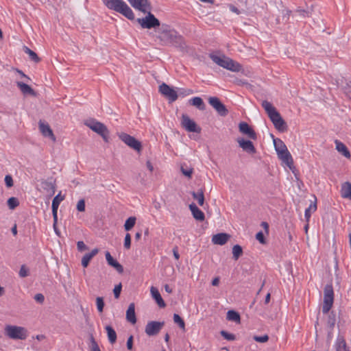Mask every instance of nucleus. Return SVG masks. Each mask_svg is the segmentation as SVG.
I'll use <instances>...</instances> for the list:
<instances>
[{"label": "nucleus", "instance_id": "nucleus-50", "mask_svg": "<svg viewBox=\"0 0 351 351\" xmlns=\"http://www.w3.org/2000/svg\"><path fill=\"white\" fill-rule=\"evenodd\" d=\"M193 171V168L184 169L182 166L181 167V171L182 174L188 177L189 178H191Z\"/></svg>", "mask_w": 351, "mask_h": 351}, {"label": "nucleus", "instance_id": "nucleus-34", "mask_svg": "<svg viewBox=\"0 0 351 351\" xmlns=\"http://www.w3.org/2000/svg\"><path fill=\"white\" fill-rule=\"evenodd\" d=\"M227 319L229 321H232L236 323H240L241 322V317L239 313L234 310H229L227 312Z\"/></svg>", "mask_w": 351, "mask_h": 351}, {"label": "nucleus", "instance_id": "nucleus-30", "mask_svg": "<svg viewBox=\"0 0 351 351\" xmlns=\"http://www.w3.org/2000/svg\"><path fill=\"white\" fill-rule=\"evenodd\" d=\"M189 104L195 106L199 110H204L206 109V105L203 99L199 97H195L192 98L189 100Z\"/></svg>", "mask_w": 351, "mask_h": 351}, {"label": "nucleus", "instance_id": "nucleus-63", "mask_svg": "<svg viewBox=\"0 0 351 351\" xmlns=\"http://www.w3.org/2000/svg\"><path fill=\"white\" fill-rule=\"evenodd\" d=\"M219 283V278L218 277L215 278L212 281V285L213 286H218Z\"/></svg>", "mask_w": 351, "mask_h": 351}, {"label": "nucleus", "instance_id": "nucleus-52", "mask_svg": "<svg viewBox=\"0 0 351 351\" xmlns=\"http://www.w3.org/2000/svg\"><path fill=\"white\" fill-rule=\"evenodd\" d=\"M77 247L80 252H83L88 250V247L82 241H80L77 243Z\"/></svg>", "mask_w": 351, "mask_h": 351}, {"label": "nucleus", "instance_id": "nucleus-6", "mask_svg": "<svg viewBox=\"0 0 351 351\" xmlns=\"http://www.w3.org/2000/svg\"><path fill=\"white\" fill-rule=\"evenodd\" d=\"M56 188V180L52 177L40 180L38 185V190L49 198L55 194Z\"/></svg>", "mask_w": 351, "mask_h": 351}, {"label": "nucleus", "instance_id": "nucleus-24", "mask_svg": "<svg viewBox=\"0 0 351 351\" xmlns=\"http://www.w3.org/2000/svg\"><path fill=\"white\" fill-rule=\"evenodd\" d=\"M150 292H151L152 296L156 300V302L158 304V305L159 306V307H160V308L165 307V306H166L165 302H164L163 299L162 298L158 290L156 287H152L150 289Z\"/></svg>", "mask_w": 351, "mask_h": 351}, {"label": "nucleus", "instance_id": "nucleus-23", "mask_svg": "<svg viewBox=\"0 0 351 351\" xmlns=\"http://www.w3.org/2000/svg\"><path fill=\"white\" fill-rule=\"evenodd\" d=\"M39 93L33 89L30 86L23 82V101L27 97L37 99Z\"/></svg>", "mask_w": 351, "mask_h": 351}, {"label": "nucleus", "instance_id": "nucleus-17", "mask_svg": "<svg viewBox=\"0 0 351 351\" xmlns=\"http://www.w3.org/2000/svg\"><path fill=\"white\" fill-rule=\"evenodd\" d=\"M39 129L41 134L45 137H49L53 142L56 141V138L48 123H45L42 121H39Z\"/></svg>", "mask_w": 351, "mask_h": 351}, {"label": "nucleus", "instance_id": "nucleus-42", "mask_svg": "<svg viewBox=\"0 0 351 351\" xmlns=\"http://www.w3.org/2000/svg\"><path fill=\"white\" fill-rule=\"evenodd\" d=\"M90 351H101L98 343L95 341L94 337L91 335L90 337Z\"/></svg>", "mask_w": 351, "mask_h": 351}, {"label": "nucleus", "instance_id": "nucleus-61", "mask_svg": "<svg viewBox=\"0 0 351 351\" xmlns=\"http://www.w3.org/2000/svg\"><path fill=\"white\" fill-rule=\"evenodd\" d=\"M297 12H299L300 14V15H302V16H308V12L306 11H305L304 10H301V9H298L297 10Z\"/></svg>", "mask_w": 351, "mask_h": 351}, {"label": "nucleus", "instance_id": "nucleus-56", "mask_svg": "<svg viewBox=\"0 0 351 351\" xmlns=\"http://www.w3.org/2000/svg\"><path fill=\"white\" fill-rule=\"evenodd\" d=\"M127 348L128 350H132L133 347V336L130 335L127 341Z\"/></svg>", "mask_w": 351, "mask_h": 351}, {"label": "nucleus", "instance_id": "nucleus-55", "mask_svg": "<svg viewBox=\"0 0 351 351\" xmlns=\"http://www.w3.org/2000/svg\"><path fill=\"white\" fill-rule=\"evenodd\" d=\"M34 299L39 303H43L45 300V297L42 293H37L34 296Z\"/></svg>", "mask_w": 351, "mask_h": 351}, {"label": "nucleus", "instance_id": "nucleus-53", "mask_svg": "<svg viewBox=\"0 0 351 351\" xmlns=\"http://www.w3.org/2000/svg\"><path fill=\"white\" fill-rule=\"evenodd\" d=\"M112 267H113L119 274H122L123 272V267L118 261H116Z\"/></svg>", "mask_w": 351, "mask_h": 351}, {"label": "nucleus", "instance_id": "nucleus-21", "mask_svg": "<svg viewBox=\"0 0 351 351\" xmlns=\"http://www.w3.org/2000/svg\"><path fill=\"white\" fill-rule=\"evenodd\" d=\"M64 198H65L64 195H62L61 192H60L53 199L51 208H52L53 218H55V220H56V215H58V206H59L60 202L64 199Z\"/></svg>", "mask_w": 351, "mask_h": 351}, {"label": "nucleus", "instance_id": "nucleus-38", "mask_svg": "<svg viewBox=\"0 0 351 351\" xmlns=\"http://www.w3.org/2000/svg\"><path fill=\"white\" fill-rule=\"evenodd\" d=\"M135 217H130L125 222L124 228L126 231L130 230L135 225L136 223Z\"/></svg>", "mask_w": 351, "mask_h": 351}, {"label": "nucleus", "instance_id": "nucleus-4", "mask_svg": "<svg viewBox=\"0 0 351 351\" xmlns=\"http://www.w3.org/2000/svg\"><path fill=\"white\" fill-rule=\"evenodd\" d=\"M209 57L215 64L227 70L232 72H239L242 70V66L239 63L224 55L217 56L210 53Z\"/></svg>", "mask_w": 351, "mask_h": 351}, {"label": "nucleus", "instance_id": "nucleus-29", "mask_svg": "<svg viewBox=\"0 0 351 351\" xmlns=\"http://www.w3.org/2000/svg\"><path fill=\"white\" fill-rule=\"evenodd\" d=\"M341 195L343 198L351 199V183L349 182H344L341 189Z\"/></svg>", "mask_w": 351, "mask_h": 351}, {"label": "nucleus", "instance_id": "nucleus-32", "mask_svg": "<svg viewBox=\"0 0 351 351\" xmlns=\"http://www.w3.org/2000/svg\"><path fill=\"white\" fill-rule=\"evenodd\" d=\"M105 329L107 332L108 339L109 342L111 344H114L117 341V333L114 328L108 325L105 327Z\"/></svg>", "mask_w": 351, "mask_h": 351}, {"label": "nucleus", "instance_id": "nucleus-28", "mask_svg": "<svg viewBox=\"0 0 351 351\" xmlns=\"http://www.w3.org/2000/svg\"><path fill=\"white\" fill-rule=\"evenodd\" d=\"M335 143L336 145V149L346 158H350V153L347 147L343 143L338 140H336Z\"/></svg>", "mask_w": 351, "mask_h": 351}, {"label": "nucleus", "instance_id": "nucleus-1", "mask_svg": "<svg viewBox=\"0 0 351 351\" xmlns=\"http://www.w3.org/2000/svg\"><path fill=\"white\" fill-rule=\"evenodd\" d=\"M156 38L162 46H172L181 51H186L187 46L183 36L167 24H162L159 27Z\"/></svg>", "mask_w": 351, "mask_h": 351}, {"label": "nucleus", "instance_id": "nucleus-14", "mask_svg": "<svg viewBox=\"0 0 351 351\" xmlns=\"http://www.w3.org/2000/svg\"><path fill=\"white\" fill-rule=\"evenodd\" d=\"M5 334L12 339H22V327L12 325H6Z\"/></svg>", "mask_w": 351, "mask_h": 351}, {"label": "nucleus", "instance_id": "nucleus-10", "mask_svg": "<svg viewBox=\"0 0 351 351\" xmlns=\"http://www.w3.org/2000/svg\"><path fill=\"white\" fill-rule=\"evenodd\" d=\"M208 103L220 116L226 117L228 114V110L226 106L221 103L218 97H210L208 98Z\"/></svg>", "mask_w": 351, "mask_h": 351}, {"label": "nucleus", "instance_id": "nucleus-15", "mask_svg": "<svg viewBox=\"0 0 351 351\" xmlns=\"http://www.w3.org/2000/svg\"><path fill=\"white\" fill-rule=\"evenodd\" d=\"M128 1L135 10L143 13L152 10V5L148 0H128Z\"/></svg>", "mask_w": 351, "mask_h": 351}, {"label": "nucleus", "instance_id": "nucleus-11", "mask_svg": "<svg viewBox=\"0 0 351 351\" xmlns=\"http://www.w3.org/2000/svg\"><path fill=\"white\" fill-rule=\"evenodd\" d=\"M164 325V322H149L145 326V332L149 337L155 336L159 333Z\"/></svg>", "mask_w": 351, "mask_h": 351}, {"label": "nucleus", "instance_id": "nucleus-25", "mask_svg": "<svg viewBox=\"0 0 351 351\" xmlns=\"http://www.w3.org/2000/svg\"><path fill=\"white\" fill-rule=\"evenodd\" d=\"M335 351H350L343 336L339 335L335 343Z\"/></svg>", "mask_w": 351, "mask_h": 351}, {"label": "nucleus", "instance_id": "nucleus-59", "mask_svg": "<svg viewBox=\"0 0 351 351\" xmlns=\"http://www.w3.org/2000/svg\"><path fill=\"white\" fill-rule=\"evenodd\" d=\"M153 205H154V207L155 208L156 210H160V208H161V204L159 202H158L156 200L154 201L153 202Z\"/></svg>", "mask_w": 351, "mask_h": 351}, {"label": "nucleus", "instance_id": "nucleus-8", "mask_svg": "<svg viewBox=\"0 0 351 351\" xmlns=\"http://www.w3.org/2000/svg\"><path fill=\"white\" fill-rule=\"evenodd\" d=\"M151 11L152 10H149V12H146V16L137 19L142 28L152 29L160 26L159 20L155 17Z\"/></svg>", "mask_w": 351, "mask_h": 351}, {"label": "nucleus", "instance_id": "nucleus-47", "mask_svg": "<svg viewBox=\"0 0 351 351\" xmlns=\"http://www.w3.org/2000/svg\"><path fill=\"white\" fill-rule=\"evenodd\" d=\"M254 339L260 343L267 342L269 339V336L267 335H264L263 336H254Z\"/></svg>", "mask_w": 351, "mask_h": 351}, {"label": "nucleus", "instance_id": "nucleus-58", "mask_svg": "<svg viewBox=\"0 0 351 351\" xmlns=\"http://www.w3.org/2000/svg\"><path fill=\"white\" fill-rule=\"evenodd\" d=\"M173 256L176 260H178L180 258V254L178 253V247H175L173 249Z\"/></svg>", "mask_w": 351, "mask_h": 351}, {"label": "nucleus", "instance_id": "nucleus-46", "mask_svg": "<svg viewBox=\"0 0 351 351\" xmlns=\"http://www.w3.org/2000/svg\"><path fill=\"white\" fill-rule=\"evenodd\" d=\"M122 285L121 283L116 285L113 289V293L115 298H119L121 291Z\"/></svg>", "mask_w": 351, "mask_h": 351}, {"label": "nucleus", "instance_id": "nucleus-3", "mask_svg": "<svg viewBox=\"0 0 351 351\" xmlns=\"http://www.w3.org/2000/svg\"><path fill=\"white\" fill-rule=\"evenodd\" d=\"M109 10L115 11L129 20H134V14L130 7L123 0H101Z\"/></svg>", "mask_w": 351, "mask_h": 351}, {"label": "nucleus", "instance_id": "nucleus-37", "mask_svg": "<svg viewBox=\"0 0 351 351\" xmlns=\"http://www.w3.org/2000/svg\"><path fill=\"white\" fill-rule=\"evenodd\" d=\"M243 249L241 245L237 244L234 245L232 247V257L237 261L238 258L242 255Z\"/></svg>", "mask_w": 351, "mask_h": 351}, {"label": "nucleus", "instance_id": "nucleus-26", "mask_svg": "<svg viewBox=\"0 0 351 351\" xmlns=\"http://www.w3.org/2000/svg\"><path fill=\"white\" fill-rule=\"evenodd\" d=\"M126 319L132 324H135L136 322L134 303L130 304L126 311Z\"/></svg>", "mask_w": 351, "mask_h": 351}, {"label": "nucleus", "instance_id": "nucleus-36", "mask_svg": "<svg viewBox=\"0 0 351 351\" xmlns=\"http://www.w3.org/2000/svg\"><path fill=\"white\" fill-rule=\"evenodd\" d=\"M317 209V204H316V200L315 201L314 203L313 204H311L308 206V208H307L306 210H305V213H304V217H305V219H306V221L307 222L309 221V219H310V217H311V212H315Z\"/></svg>", "mask_w": 351, "mask_h": 351}, {"label": "nucleus", "instance_id": "nucleus-27", "mask_svg": "<svg viewBox=\"0 0 351 351\" xmlns=\"http://www.w3.org/2000/svg\"><path fill=\"white\" fill-rule=\"evenodd\" d=\"M99 250L97 248H94L89 253L85 254L82 258V265L84 267H87L90 261L98 254Z\"/></svg>", "mask_w": 351, "mask_h": 351}, {"label": "nucleus", "instance_id": "nucleus-22", "mask_svg": "<svg viewBox=\"0 0 351 351\" xmlns=\"http://www.w3.org/2000/svg\"><path fill=\"white\" fill-rule=\"evenodd\" d=\"M189 209L192 213L193 217L198 221H202L205 219L204 213L194 204L189 205Z\"/></svg>", "mask_w": 351, "mask_h": 351}, {"label": "nucleus", "instance_id": "nucleus-48", "mask_svg": "<svg viewBox=\"0 0 351 351\" xmlns=\"http://www.w3.org/2000/svg\"><path fill=\"white\" fill-rule=\"evenodd\" d=\"M5 184L8 188H10L13 186L14 182L12 177L10 175H6L5 177Z\"/></svg>", "mask_w": 351, "mask_h": 351}, {"label": "nucleus", "instance_id": "nucleus-31", "mask_svg": "<svg viewBox=\"0 0 351 351\" xmlns=\"http://www.w3.org/2000/svg\"><path fill=\"white\" fill-rule=\"evenodd\" d=\"M274 145L277 154H282L287 149L286 145L279 138L274 139Z\"/></svg>", "mask_w": 351, "mask_h": 351}, {"label": "nucleus", "instance_id": "nucleus-20", "mask_svg": "<svg viewBox=\"0 0 351 351\" xmlns=\"http://www.w3.org/2000/svg\"><path fill=\"white\" fill-rule=\"evenodd\" d=\"M230 238V235L227 233H218L214 234L212 237V242L216 245H223L227 243Z\"/></svg>", "mask_w": 351, "mask_h": 351}, {"label": "nucleus", "instance_id": "nucleus-18", "mask_svg": "<svg viewBox=\"0 0 351 351\" xmlns=\"http://www.w3.org/2000/svg\"><path fill=\"white\" fill-rule=\"evenodd\" d=\"M237 141L239 143V147H241L243 151L249 154L256 153V148L251 141L245 140L244 138H237Z\"/></svg>", "mask_w": 351, "mask_h": 351}, {"label": "nucleus", "instance_id": "nucleus-12", "mask_svg": "<svg viewBox=\"0 0 351 351\" xmlns=\"http://www.w3.org/2000/svg\"><path fill=\"white\" fill-rule=\"evenodd\" d=\"M159 92L167 98L170 102L175 101L178 97L177 92L165 83L159 86Z\"/></svg>", "mask_w": 351, "mask_h": 351}, {"label": "nucleus", "instance_id": "nucleus-2", "mask_svg": "<svg viewBox=\"0 0 351 351\" xmlns=\"http://www.w3.org/2000/svg\"><path fill=\"white\" fill-rule=\"evenodd\" d=\"M261 105L274 124V128L280 132L287 131L288 128L287 124L276 108L267 100L263 101Z\"/></svg>", "mask_w": 351, "mask_h": 351}, {"label": "nucleus", "instance_id": "nucleus-33", "mask_svg": "<svg viewBox=\"0 0 351 351\" xmlns=\"http://www.w3.org/2000/svg\"><path fill=\"white\" fill-rule=\"evenodd\" d=\"M23 51L29 56V60L33 61L34 63H38L40 61V58L38 57L37 53L29 47L23 46Z\"/></svg>", "mask_w": 351, "mask_h": 351}, {"label": "nucleus", "instance_id": "nucleus-39", "mask_svg": "<svg viewBox=\"0 0 351 351\" xmlns=\"http://www.w3.org/2000/svg\"><path fill=\"white\" fill-rule=\"evenodd\" d=\"M7 204L10 209L14 210L19 205V201L16 197H12L8 199Z\"/></svg>", "mask_w": 351, "mask_h": 351}, {"label": "nucleus", "instance_id": "nucleus-41", "mask_svg": "<svg viewBox=\"0 0 351 351\" xmlns=\"http://www.w3.org/2000/svg\"><path fill=\"white\" fill-rule=\"evenodd\" d=\"M336 323L335 315L332 312L328 317L327 324L328 326L332 330L333 329Z\"/></svg>", "mask_w": 351, "mask_h": 351}, {"label": "nucleus", "instance_id": "nucleus-7", "mask_svg": "<svg viewBox=\"0 0 351 351\" xmlns=\"http://www.w3.org/2000/svg\"><path fill=\"white\" fill-rule=\"evenodd\" d=\"M334 301V291L331 284L325 286L324 290V304L322 306L323 313H328L332 306Z\"/></svg>", "mask_w": 351, "mask_h": 351}, {"label": "nucleus", "instance_id": "nucleus-16", "mask_svg": "<svg viewBox=\"0 0 351 351\" xmlns=\"http://www.w3.org/2000/svg\"><path fill=\"white\" fill-rule=\"evenodd\" d=\"M239 132L247 136V138L256 140L257 138V134L254 129L249 125L246 122H241L239 124Z\"/></svg>", "mask_w": 351, "mask_h": 351}, {"label": "nucleus", "instance_id": "nucleus-49", "mask_svg": "<svg viewBox=\"0 0 351 351\" xmlns=\"http://www.w3.org/2000/svg\"><path fill=\"white\" fill-rule=\"evenodd\" d=\"M105 256L108 264L112 267L117 261L113 258L109 252H106Z\"/></svg>", "mask_w": 351, "mask_h": 351}, {"label": "nucleus", "instance_id": "nucleus-9", "mask_svg": "<svg viewBox=\"0 0 351 351\" xmlns=\"http://www.w3.org/2000/svg\"><path fill=\"white\" fill-rule=\"evenodd\" d=\"M119 138L128 147L133 149L137 152H141L142 150L141 142L135 138L134 136L129 135L125 132L118 133Z\"/></svg>", "mask_w": 351, "mask_h": 351}, {"label": "nucleus", "instance_id": "nucleus-62", "mask_svg": "<svg viewBox=\"0 0 351 351\" xmlns=\"http://www.w3.org/2000/svg\"><path fill=\"white\" fill-rule=\"evenodd\" d=\"M146 165H147V169L151 172H152L153 170H154V167H153V165H152V162L149 160H147V162H146Z\"/></svg>", "mask_w": 351, "mask_h": 351}, {"label": "nucleus", "instance_id": "nucleus-40", "mask_svg": "<svg viewBox=\"0 0 351 351\" xmlns=\"http://www.w3.org/2000/svg\"><path fill=\"white\" fill-rule=\"evenodd\" d=\"M173 321L175 323L178 324L180 328L184 330L185 323L178 314L175 313L173 315Z\"/></svg>", "mask_w": 351, "mask_h": 351}, {"label": "nucleus", "instance_id": "nucleus-43", "mask_svg": "<svg viewBox=\"0 0 351 351\" xmlns=\"http://www.w3.org/2000/svg\"><path fill=\"white\" fill-rule=\"evenodd\" d=\"M96 304H97V311L99 313H102L104 311V298L102 297H97L96 298Z\"/></svg>", "mask_w": 351, "mask_h": 351}, {"label": "nucleus", "instance_id": "nucleus-51", "mask_svg": "<svg viewBox=\"0 0 351 351\" xmlns=\"http://www.w3.org/2000/svg\"><path fill=\"white\" fill-rule=\"evenodd\" d=\"M77 210L79 212H84L85 210V201L84 199H81L77 204Z\"/></svg>", "mask_w": 351, "mask_h": 351}, {"label": "nucleus", "instance_id": "nucleus-57", "mask_svg": "<svg viewBox=\"0 0 351 351\" xmlns=\"http://www.w3.org/2000/svg\"><path fill=\"white\" fill-rule=\"evenodd\" d=\"M53 226L54 231H55L56 234L58 236H60V230H59L58 229V228H57L58 215H56V220H55V218H53Z\"/></svg>", "mask_w": 351, "mask_h": 351}, {"label": "nucleus", "instance_id": "nucleus-19", "mask_svg": "<svg viewBox=\"0 0 351 351\" xmlns=\"http://www.w3.org/2000/svg\"><path fill=\"white\" fill-rule=\"evenodd\" d=\"M277 155L278 158L281 160L282 162L286 164L292 171H293V169H295V167L293 165V160L288 149H287V151L282 152V154Z\"/></svg>", "mask_w": 351, "mask_h": 351}, {"label": "nucleus", "instance_id": "nucleus-5", "mask_svg": "<svg viewBox=\"0 0 351 351\" xmlns=\"http://www.w3.org/2000/svg\"><path fill=\"white\" fill-rule=\"evenodd\" d=\"M85 125L100 135L105 142H108L109 130L107 127L102 123L90 119L84 122Z\"/></svg>", "mask_w": 351, "mask_h": 351}, {"label": "nucleus", "instance_id": "nucleus-54", "mask_svg": "<svg viewBox=\"0 0 351 351\" xmlns=\"http://www.w3.org/2000/svg\"><path fill=\"white\" fill-rule=\"evenodd\" d=\"M256 239L261 243H265V239L263 235V233L260 231L256 234Z\"/></svg>", "mask_w": 351, "mask_h": 351}, {"label": "nucleus", "instance_id": "nucleus-45", "mask_svg": "<svg viewBox=\"0 0 351 351\" xmlns=\"http://www.w3.org/2000/svg\"><path fill=\"white\" fill-rule=\"evenodd\" d=\"M131 246V236L129 233H127L124 239V247L125 249H130Z\"/></svg>", "mask_w": 351, "mask_h": 351}, {"label": "nucleus", "instance_id": "nucleus-35", "mask_svg": "<svg viewBox=\"0 0 351 351\" xmlns=\"http://www.w3.org/2000/svg\"><path fill=\"white\" fill-rule=\"evenodd\" d=\"M193 198L197 201L199 206H202L204 202V195L203 189H199L197 192H192Z\"/></svg>", "mask_w": 351, "mask_h": 351}, {"label": "nucleus", "instance_id": "nucleus-64", "mask_svg": "<svg viewBox=\"0 0 351 351\" xmlns=\"http://www.w3.org/2000/svg\"><path fill=\"white\" fill-rule=\"evenodd\" d=\"M11 231L14 235L17 234V227L16 224L12 228Z\"/></svg>", "mask_w": 351, "mask_h": 351}, {"label": "nucleus", "instance_id": "nucleus-44", "mask_svg": "<svg viewBox=\"0 0 351 351\" xmlns=\"http://www.w3.org/2000/svg\"><path fill=\"white\" fill-rule=\"evenodd\" d=\"M221 335L226 339L228 341H233L235 339V336L233 334L228 333L225 330H221L220 332Z\"/></svg>", "mask_w": 351, "mask_h": 351}, {"label": "nucleus", "instance_id": "nucleus-60", "mask_svg": "<svg viewBox=\"0 0 351 351\" xmlns=\"http://www.w3.org/2000/svg\"><path fill=\"white\" fill-rule=\"evenodd\" d=\"M230 10L232 12H234L237 14H239L240 13L239 10H238L237 8H236L234 5H230Z\"/></svg>", "mask_w": 351, "mask_h": 351}, {"label": "nucleus", "instance_id": "nucleus-13", "mask_svg": "<svg viewBox=\"0 0 351 351\" xmlns=\"http://www.w3.org/2000/svg\"><path fill=\"white\" fill-rule=\"evenodd\" d=\"M181 125L182 128L190 132H199L201 130V129L197 127L196 123L185 114H183L182 116Z\"/></svg>", "mask_w": 351, "mask_h": 351}]
</instances>
